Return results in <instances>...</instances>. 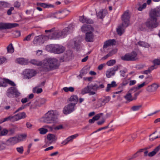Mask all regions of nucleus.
Returning <instances> with one entry per match:
<instances>
[{"mask_svg": "<svg viewBox=\"0 0 160 160\" xmlns=\"http://www.w3.org/2000/svg\"><path fill=\"white\" fill-rule=\"evenodd\" d=\"M14 8L13 7H11L8 11L7 14L8 15H10L12 13V11L14 10Z\"/></svg>", "mask_w": 160, "mask_h": 160, "instance_id": "55", "label": "nucleus"}, {"mask_svg": "<svg viewBox=\"0 0 160 160\" xmlns=\"http://www.w3.org/2000/svg\"><path fill=\"white\" fill-rule=\"evenodd\" d=\"M125 28L120 25L117 29V32L118 34L121 36L124 32Z\"/></svg>", "mask_w": 160, "mask_h": 160, "instance_id": "20", "label": "nucleus"}, {"mask_svg": "<svg viewBox=\"0 0 160 160\" xmlns=\"http://www.w3.org/2000/svg\"><path fill=\"white\" fill-rule=\"evenodd\" d=\"M39 42V43H44V40H42V36H39L36 37L34 40V43Z\"/></svg>", "mask_w": 160, "mask_h": 160, "instance_id": "28", "label": "nucleus"}, {"mask_svg": "<svg viewBox=\"0 0 160 160\" xmlns=\"http://www.w3.org/2000/svg\"><path fill=\"white\" fill-rule=\"evenodd\" d=\"M0 2L1 5L4 7H8L10 5L9 3L7 2L1 1Z\"/></svg>", "mask_w": 160, "mask_h": 160, "instance_id": "42", "label": "nucleus"}, {"mask_svg": "<svg viewBox=\"0 0 160 160\" xmlns=\"http://www.w3.org/2000/svg\"><path fill=\"white\" fill-rule=\"evenodd\" d=\"M160 15V8H157L152 10L150 13V16L153 20H156L157 18Z\"/></svg>", "mask_w": 160, "mask_h": 160, "instance_id": "7", "label": "nucleus"}, {"mask_svg": "<svg viewBox=\"0 0 160 160\" xmlns=\"http://www.w3.org/2000/svg\"><path fill=\"white\" fill-rule=\"evenodd\" d=\"M23 73L26 77V78L29 79L34 76L36 74L37 72L34 69H26L23 72Z\"/></svg>", "mask_w": 160, "mask_h": 160, "instance_id": "8", "label": "nucleus"}, {"mask_svg": "<svg viewBox=\"0 0 160 160\" xmlns=\"http://www.w3.org/2000/svg\"><path fill=\"white\" fill-rule=\"evenodd\" d=\"M56 117L53 111H48L46 114V117L44 118L43 122L47 123H53L56 120Z\"/></svg>", "mask_w": 160, "mask_h": 160, "instance_id": "2", "label": "nucleus"}, {"mask_svg": "<svg viewBox=\"0 0 160 160\" xmlns=\"http://www.w3.org/2000/svg\"><path fill=\"white\" fill-rule=\"evenodd\" d=\"M149 139L151 141H153L154 139L158 138V136L155 134V133L151 134L149 136Z\"/></svg>", "mask_w": 160, "mask_h": 160, "instance_id": "36", "label": "nucleus"}, {"mask_svg": "<svg viewBox=\"0 0 160 160\" xmlns=\"http://www.w3.org/2000/svg\"><path fill=\"white\" fill-rule=\"evenodd\" d=\"M158 23L157 21H148L145 23L146 27L149 29H152L158 26Z\"/></svg>", "mask_w": 160, "mask_h": 160, "instance_id": "11", "label": "nucleus"}, {"mask_svg": "<svg viewBox=\"0 0 160 160\" xmlns=\"http://www.w3.org/2000/svg\"><path fill=\"white\" fill-rule=\"evenodd\" d=\"M27 135L25 134H22L18 137H13L8 139L7 142L11 144L14 145L20 141H22L26 138Z\"/></svg>", "mask_w": 160, "mask_h": 160, "instance_id": "4", "label": "nucleus"}, {"mask_svg": "<svg viewBox=\"0 0 160 160\" xmlns=\"http://www.w3.org/2000/svg\"><path fill=\"white\" fill-rule=\"evenodd\" d=\"M69 100L70 102H73V103H75L76 104L78 101V98L77 96L72 95L69 98Z\"/></svg>", "mask_w": 160, "mask_h": 160, "instance_id": "24", "label": "nucleus"}, {"mask_svg": "<svg viewBox=\"0 0 160 160\" xmlns=\"http://www.w3.org/2000/svg\"><path fill=\"white\" fill-rule=\"evenodd\" d=\"M16 62L21 64H27V61L24 58H21L17 59L16 60Z\"/></svg>", "mask_w": 160, "mask_h": 160, "instance_id": "23", "label": "nucleus"}, {"mask_svg": "<svg viewBox=\"0 0 160 160\" xmlns=\"http://www.w3.org/2000/svg\"><path fill=\"white\" fill-rule=\"evenodd\" d=\"M11 116H9L6 118H5L3 119V121H1V122H3L6 121H9H9H11Z\"/></svg>", "mask_w": 160, "mask_h": 160, "instance_id": "58", "label": "nucleus"}, {"mask_svg": "<svg viewBox=\"0 0 160 160\" xmlns=\"http://www.w3.org/2000/svg\"><path fill=\"white\" fill-rule=\"evenodd\" d=\"M138 44L140 46L144 48H148L149 47V45L145 42L140 41L138 43Z\"/></svg>", "mask_w": 160, "mask_h": 160, "instance_id": "30", "label": "nucleus"}, {"mask_svg": "<svg viewBox=\"0 0 160 160\" xmlns=\"http://www.w3.org/2000/svg\"><path fill=\"white\" fill-rule=\"evenodd\" d=\"M33 35H34L33 33H32L31 34H29V35H28V36H27L26 37L23 39V41H28L30 40V38H31V36Z\"/></svg>", "mask_w": 160, "mask_h": 160, "instance_id": "48", "label": "nucleus"}, {"mask_svg": "<svg viewBox=\"0 0 160 160\" xmlns=\"http://www.w3.org/2000/svg\"><path fill=\"white\" fill-rule=\"evenodd\" d=\"M55 29V28H54L50 30H46L45 31V32L46 33L52 32L53 33Z\"/></svg>", "mask_w": 160, "mask_h": 160, "instance_id": "54", "label": "nucleus"}, {"mask_svg": "<svg viewBox=\"0 0 160 160\" xmlns=\"http://www.w3.org/2000/svg\"><path fill=\"white\" fill-rule=\"evenodd\" d=\"M108 84L110 85L111 88H114L117 86V85L116 84V82L115 81H112L111 84Z\"/></svg>", "mask_w": 160, "mask_h": 160, "instance_id": "56", "label": "nucleus"}, {"mask_svg": "<svg viewBox=\"0 0 160 160\" xmlns=\"http://www.w3.org/2000/svg\"><path fill=\"white\" fill-rule=\"evenodd\" d=\"M116 63V61L115 60H111L108 61L106 64L108 66H112Z\"/></svg>", "mask_w": 160, "mask_h": 160, "instance_id": "34", "label": "nucleus"}, {"mask_svg": "<svg viewBox=\"0 0 160 160\" xmlns=\"http://www.w3.org/2000/svg\"><path fill=\"white\" fill-rule=\"evenodd\" d=\"M72 140V138L70 136L67 138L65 140L63 141L62 142V144H64L65 145L67 144L68 142L71 141Z\"/></svg>", "mask_w": 160, "mask_h": 160, "instance_id": "45", "label": "nucleus"}, {"mask_svg": "<svg viewBox=\"0 0 160 160\" xmlns=\"http://www.w3.org/2000/svg\"><path fill=\"white\" fill-rule=\"evenodd\" d=\"M81 30L82 32H85L86 31H94V29L89 25L85 24L81 27Z\"/></svg>", "mask_w": 160, "mask_h": 160, "instance_id": "16", "label": "nucleus"}, {"mask_svg": "<svg viewBox=\"0 0 160 160\" xmlns=\"http://www.w3.org/2000/svg\"><path fill=\"white\" fill-rule=\"evenodd\" d=\"M38 131L40 132V133L41 134H44L48 131L47 129L42 128L39 129Z\"/></svg>", "mask_w": 160, "mask_h": 160, "instance_id": "33", "label": "nucleus"}, {"mask_svg": "<svg viewBox=\"0 0 160 160\" xmlns=\"http://www.w3.org/2000/svg\"><path fill=\"white\" fill-rule=\"evenodd\" d=\"M142 107L141 105H138V106H134L131 107V109L133 111H137Z\"/></svg>", "mask_w": 160, "mask_h": 160, "instance_id": "41", "label": "nucleus"}, {"mask_svg": "<svg viewBox=\"0 0 160 160\" xmlns=\"http://www.w3.org/2000/svg\"><path fill=\"white\" fill-rule=\"evenodd\" d=\"M116 41L114 39L109 40L105 42L103 46V48H106L111 45H115Z\"/></svg>", "mask_w": 160, "mask_h": 160, "instance_id": "17", "label": "nucleus"}, {"mask_svg": "<svg viewBox=\"0 0 160 160\" xmlns=\"http://www.w3.org/2000/svg\"><path fill=\"white\" fill-rule=\"evenodd\" d=\"M63 128V126L62 125H60L54 128L55 130H59Z\"/></svg>", "mask_w": 160, "mask_h": 160, "instance_id": "62", "label": "nucleus"}, {"mask_svg": "<svg viewBox=\"0 0 160 160\" xmlns=\"http://www.w3.org/2000/svg\"><path fill=\"white\" fill-rule=\"evenodd\" d=\"M88 93L89 95H92L95 94L96 93L92 91L89 88V86H88L87 87L85 88L82 91L81 93L82 94Z\"/></svg>", "mask_w": 160, "mask_h": 160, "instance_id": "18", "label": "nucleus"}, {"mask_svg": "<svg viewBox=\"0 0 160 160\" xmlns=\"http://www.w3.org/2000/svg\"><path fill=\"white\" fill-rule=\"evenodd\" d=\"M30 62L33 65L37 66H41V65H42V61H38L35 59L31 60L30 61Z\"/></svg>", "mask_w": 160, "mask_h": 160, "instance_id": "26", "label": "nucleus"}, {"mask_svg": "<svg viewBox=\"0 0 160 160\" xmlns=\"http://www.w3.org/2000/svg\"><path fill=\"white\" fill-rule=\"evenodd\" d=\"M41 7L44 8H49L50 7H53V5L50 4H48L45 3H42Z\"/></svg>", "mask_w": 160, "mask_h": 160, "instance_id": "43", "label": "nucleus"}, {"mask_svg": "<svg viewBox=\"0 0 160 160\" xmlns=\"http://www.w3.org/2000/svg\"><path fill=\"white\" fill-rule=\"evenodd\" d=\"M68 27L66 28L62 31L55 29L53 33H52L50 38L56 39L59 38L63 35H64L68 31Z\"/></svg>", "mask_w": 160, "mask_h": 160, "instance_id": "3", "label": "nucleus"}, {"mask_svg": "<svg viewBox=\"0 0 160 160\" xmlns=\"http://www.w3.org/2000/svg\"><path fill=\"white\" fill-rule=\"evenodd\" d=\"M130 92L129 91L128 93L126 94V95L124 96V98H125L129 102L133 100H135V98H133L132 97L131 95V94L130 92Z\"/></svg>", "mask_w": 160, "mask_h": 160, "instance_id": "22", "label": "nucleus"}, {"mask_svg": "<svg viewBox=\"0 0 160 160\" xmlns=\"http://www.w3.org/2000/svg\"><path fill=\"white\" fill-rule=\"evenodd\" d=\"M17 152L20 154H22L23 153L24 150L22 146L20 147H18L16 148Z\"/></svg>", "mask_w": 160, "mask_h": 160, "instance_id": "44", "label": "nucleus"}, {"mask_svg": "<svg viewBox=\"0 0 160 160\" xmlns=\"http://www.w3.org/2000/svg\"><path fill=\"white\" fill-rule=\"evenodd\" d=\"M58 60L54 58L46 59L42 62L41 69L44 72L49 71L56 69L58 66Z\"/></svg>", "mask_w": 160, "mask_h": 160, "instance_id": "1", "label": "nucleus"}, {"mask_svg": "<svg viewBox=\"0 0 160 160\" xmlns=\"http://www.w3.org/2000/svg\"><path fill=\"white\" fill-rule=\"evenodd\" d=\"M102 115L103 114L102 113H100V114H97L93 117V119H94L95 120H98Z\"/></svg>", "mask_w": 160, "mask_h": 160, "instance_id": "46", "label": "nucleus"}, {"mask_svg": "<svg viewBox=\"0 0 160 160\" xmlns=\"http://www.w3.org/2000/svg\"><path fill=\"white\" fill-rule=\"evenodd\" d=\"M20 5L21 3L18 1L15 2L14 4V7L16 8H19L20 7Z\"/></svg>", "mask_w": 160, "mask_h": 160, "instance_id": "51", "label": "nucleus"}, {"mask_svg": "<svg viewBox=\"0 0 160 160\" xmlns=\"http://www.w3.org/2000/svg\"><path fill=\"white\" fill-rule=\"evenodd\" d=\"M93 31L88 32L86 33L85 40L88 42H92L93 41Z\"/></svg>", "mask_w": 160, "mask_h": 160, "instance_id": "15", "label": "nucleus"}, {"mask_svg": "<svg viewBox=\"0 0 160 160\" xmlns=\"http://www.w3.org/2000/svg\"><path fill=\"white\" fill-rule=\"evenodd\" d=\"M19 26L16 23L0 22V30L11 29Z\"/></svg>", "mask_w": 160, "mask_h": 160, "instance_id": "6", "label": "nucleus"}, {"mask_svg": "<svg viewBox=\"0 0 160 160\" xmlns=\"http://www.w3.org/2000/svg\"><path fill=\"white\" fill-rule=\"evenodd\" d=\"M154 65H160V60L158 59H156L153 61Z\"/></svg>", "mask_w": 160, "mask_h": 160, "instance_id": "52", "label": "nucleus"}, {"mask_svg": "<svg viewBox=\"0 0 160 160\" xmlns=\"http://www.w3.org/2000/svg\"><path fill=\"white\" fill-rule=\"evenodd\" d=\"M16 115L17 116L18 120L22 118H25L26 117L25 113L24 112L18 114Z\"/></svg>", "mask_w": 160, "mask_h": 160, "instance_id": "27", "label": "nucleus"}, {"mask_svg": "<svg viewBox=\"0 0 160 160\" xmlns=\"http://www.w3.org/2000/svg\"><path fill=\"white\" fill-rule=\"evenodd\" d=\"M41 36L42 38V40H43L44 41L49 38L47 36L42 35Z\"/></svg>", "mask_w": 160, "mask_h": 160, "instance_id": "63", "label": "nucleus"}, {"mask_svg": "<svg viewBox=\"0 0 160 160\" xmlns=\"http://www.w3.org/2000/svg\"><path fill=\"white\" fill-rule=\"evenodd\" d=\"M126 72L124 70H121L120 71L119 75L122 77H124L125 76Z\"/></svg>", "mask_w": 160, "mask_h": 160, "instance_id": "49", "label": "nucleus"}, {"mask_svg": "<svg viewBox=\"0 0 160 160\" xmlns=\"http://www.w3.org/2000/svg\"><path fill=\"white\" fill-rule=\"evenodd\" d=\"M108 13L107 10L106 9H102L97 13L98 17L100 19H103L105 15Z\"/></svg>", "mask_w": 160, "mask_h": 160, "instance_id": "14", "label": "nucleus"}, {"mask_svg": "<svg viewBox=\"0 0 160 160\" xmlns=\"http://www.w3.org/2000/svg\"><path fill=\"white\" fill-rule=\"evenodd\" d=\"M137 53L134 51L132 52L129 54H126L121 57V59L124 61H135L137 59Z\"/></svg>", "mask_w": 160, "mask_h": 160, "instance_id": "5", "label": "nucleus"}, {"mask_svg": "<svg viewBox=\"0 0 160 160\" xmlns=\"http://www.w3.org/2000/svg\"><path fill=\"white\" fill-rule=\"evenodd\" d=\"M5 81L7 83L9 84L12 86H15V84L12 81H10L8 79H5Z\"/></svg>", "mask_w": 160, "mask_h": 160, "instance_id": "47", "label": "nucleus"}, {"mask_svg": "<svg viewBox=\"0 0 160 160\" xmlns=\"http://www.w3.org/2000/svg\"><path fill=\"white\" fill-rule=\"evenodd\" d=\"M18 119L17 116L15 115L13 116H11V122H15L18 121Z\"/></svg>", "mask_w": 160, "mask_h": 160, "instance_id": "50", "label": "nucleus"}, {"mask_svg": "<svg viewBox=\"0 0 160 160\" xmlns=\"http://www.w3.org/2000/svg\"><path fill=\"white\" fill-rule=\"evenodd\" d=\"M159 85L157 84L156 83H153L150 86H148V89H151L152 87H153L155 90L157 89L159 87ZM148 90L149 91V89H148Z\"/></svg>", "mask_w": 160, "mask_h": 160, "instance_id": "39", "label": "nucleus"}, {"mask_svg": "<svg viewBox=\"0 0 160 160\" xmlns=\"http://www.w3.org/2000/svg\"><path fill=\"white\" fill-rule=\"evenodd\" d=\"M129 23V21H124L120 25L123 28H125L128 26Z\"/></svg>", "mask_w": 160, "mask_h": 160, "instance_id": "40", "label": "nucleus"}, {"mask_svg": "<svg viewBox=\"0 0 160 160\" xmlns=\"http://www.w3.org/2000/svg\"><path fill=\"white\" fill-rule=\"evenodd\" d=\"M105 122V119L104 118H103L102 120L100 121H99L97 122V124L99 125H101L102 123H103Z\"/></svg>", "mask_w": 160, "mask_h": 160, "instance_id": "64", "label": "nucleus"}, {"mask_svg": "<svg viewBox=\"0 0 160 160\" xmlns=\"http://www.w3.org/2000/svg\"><path fill=\"white\" fill-rule=\"evenodd\" d=\"M8 93L9 95V94H11L14 96L15 97H17L20 95V93L18 90L14 87H12L10 88L8 90Z\"/></svg>", "mask_w": 160, "mask_h": 160, "instance_id": "13", "label": "nucleus"}, {"mask_svg": "<svg viewBox=\"0 0 160 160\" xmlns=\"http://www.w3.org/2000/svg\"><path fill=\"white\" fill-rule=\"evenodd\" d=\"M75 103H70L66 106L64 108L63 112L64 114H67L71 113L74 110Z\"/></svg>", "mask_w": 160, "mask_h": 160, "instance_id": "9", "label": "nucleus"}, {"mask_svg": "<svg viewBox=\"0 0 160 160\" xmlns=\"http://www.w3.org/2000/svg\"><path fill=\"white\" fill-rule=\"evenodd\" d=\"M47 138L49 141H51L52 142L57 140L56 136L53 134H49L47 136Z\"/></svg>", "mask_w": 160, "mask_h": 160, "instance_id": "25", "label": "nucleus"}, {"mask_svg": "<svg viewBox=\"0 0 160 160\" xmlns=\"http://www.w3.org/2000/svg\"><path fill=\"white\" fill-rule=\"evenodd\" d=\"M8 132V131L7 130L4 129L2 131L1 134L2 135H5L7 134Z\"/></svg>", "mask_w": 160, "mask_h": 160, "instance_id": "57", "label": "nucleus"}, {"mask_svg": "<svg viewBox=\"0 0 160 160\" xmlns=\"http://www.w3.org/2000/svg\"><path fill=\"white\" fill-rule=\"evenodd\" d=\"M160 150V144L156 147L154 150L148 153V156L149 157H152L156 155V154Z\"/></svg>", "mask_w": 160, "mask_h": 160, "instance_id": "19", "label": "nucleus"}, {"mask_svg": "<svg viewBox=\"0 0 160 160\" xmlns=\"http://www.w3.org/2000/svg\"><path fill=\"white\" fill-rule=\"evenodd\" d=\"M6 145L4 143L0 144V150H3L5 148Z\"/></svg>", "mask_w": 160, "mask_h": 160, "instance_id": "53", "label": "nucleus"}, {"mask_svg": "<svg viewBox=\"0 0 160 160\" xmlns=\"http://www.w3.org/2000/svg\"><path fill=\"white\" fill-rule=\"evenodd\" d=\"M122 20H129L130 19L129 13L128 12H124L122 16Z\"/></svg>", "mask_w": 160, "mask_h": 160, "instance_id": "29", "label": "nucleus"}, {"mask_svg": "<svg viewBox=\"0 0 160 160\" xmlns=\"http://www.w3.org/2000/svg\"><path fill=\"white\" fill-rule=\"evenodd\" d=\"M69 13L68 10L65 9L58 12L56 14V17L59 19H62Z\"/></svg>", "mask_w": 160, "mask_h": 160, "instance_id": "12", "label": "nucleus"}, {"mask_svg": "<svg viewBox=\"0 0 160 160\" xmlns=\"http://www.w3.org/2000/svg\"><path fill=\"white\" fill-rule=\"evenodd\" d=\"M145 82H144L142 84L139 85L138 86V87H137L136 88H133L130 89L129 90V92H130L133 90H134L135 91L137 90V89H138L142 87L143 86H144L145 85Z\"/></svg>", "mask_w": 160, "mask_h": 160, "instance_id": "32", "label": "nucleus"}, {"mask_svg": "<svg viewBox=\"0 0 160 160\" xmlns=\"http://www.w3.org/2000/svg\"><path fill=\"white\" fill-rule=\"evenodd\" d=\"M65 50L64 47L58 45H56L52 48V51L55 53H62Z\"/></svg>", "mask_w": 160, "mask_h": 160, "instance_id": "10", "label": "nucleus"}, {"mask_svg": "<svg viewBox=\"0 0 160 160\" xmlns=\"http://www.w3.org/2000/svg\"><path fill=\"white\" fill-rule=\"evenodd\" d=\"M7 48L8 52L12 53L14 52V48L12 43L10 44Z\"/></svg>", "mask_w": 160, "mask_h": 160, "instance_id": "31", "label": "nucleus"}, {"mask_svg": "<svg viewBox=\"0 0 160 160\" xmlns=\"http://www.w3.org/2000/svg\"><path fill=\"white\" fill-rule=\"evenodd\" d=\"M137 154V152H136V153L134 154L130 158H129L128 160H131L134 158H136L138 156Z\"/></svg>", "mask_w": 160, "mask_h": 160, "instance_id": "59", "label": "nucleus"}, {"mask_svg": "<svg viewBox=\"0 0 160 160\" xmlns=\"http://www.w3.org/2000/svg\"><path fill=\"white\" fill-rule=\"evenodd\" d=\"M89 87L91 91V89L94 91H97V90L99 88V87L97 84L90 86Z\"/></svg>", "mask_w": 160, "mask_h": 160, "instance_id": "37", "label": "nucleus"}, {"mask_svg": "<svg viewBox=\"0 0 160 160\" xmlns=\"http://www.w3.org/2000/svg\"><path fill=\"white\" fill-rule=\"evenodd\" d=\"M150 148V147H146L144 148L141 149H139L138 151L137 152V153H140V152H142L143 150H147Z\"/></svg>", "mask_w": 160, "mask_h": 160, "instance_id": "60", "label": "nucleus"}, {"mask_svg": "<svg viewBox=\"0 0 160 160\" xmlns=\"http://www.w3.org/2000/svg\"><path fill=\"white\" fill-rule=\"evenodd\" d=\"M63 90L66 92L69 91L72 92L74 91V88L72 87H70L69 88L65 87L63 88Z\"/></svg>", "mask_w": 160, "mask_h": 160, "instance_id": "38", "label": "nucleus"}, {"mask_svg": "<svg viewBox=\"0 0 160 160\" xmlns=\"http://www.w3.org/2000/svg\"><path fill=\"white\" fill-rule=\"evenodd\" d=\"M105 63L101 64L98 67V69L99 70H101L105 66Z\"/></svg>", "mask_w": 160, "mask_h": 160, "instance_id": "61", "label": "nucleus"}, {"mask_svg": "<svg viewBox=\"0 0 160 160\" xmlns=\"http://www.w3.org/2000/svg\"><path fill=\"white\" fill-rule=\"evenodd\" d=\"M117 50H113L111 52H109V53L104 56L102 58L101 60H104L107 59L108 57L112 56L113 54H115Z\"/></svg>", "mask_w": 160, "mask_h": 160, "instance_id": "21", "label": "nucleus"}, {"mask_svg": "<svg viewBox=\"0 0 160 160\" xmlns=\"http://www.w3.org/2000/svg\"><path fill=\"white\" fill-rule=\"evenodd\" d=\"M42 88H37V87L34 88L33 89V92L34 93H40L42 92Z\"/></svg>", "mask_w": 160, "mask_h": 160, "instance_id": "35", "label": "nucleus"}]
</instances>
